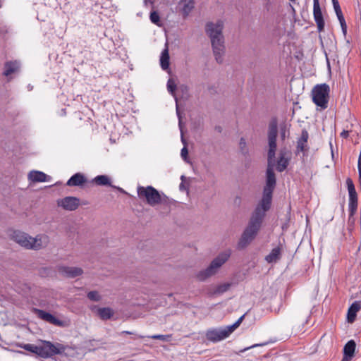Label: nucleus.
Wrapping results in <instances>:
<instances>
[{"label":"nucleus","mask_w":361,"mask_h":361,"mask_svg":"<svg viewBox=\"0 0 361 361\" xmlns=\"http://www.w3.org/2000/svg\"><path fill=\"white\" fill-rule=\"evenodd\" d=\"M278 134L277 122L272 120L268 129V166L267 169L266 185L264 188L263 197L258 206L269 209L271 202L272 192L276 185V176L274 172L275 165V153L276 151V137Z\"/></svg>","instance_id":"f257e3e1"},{"label":"nucleus","mask_w":361,"mask_h":361,"mask_svg":"<svg viewBox=\"0 0 361 361\" xmlns=\"http://www.w3.org/2000/svg\"><path fill=\"white\" fill-rule=\"evenodd\" d=\"M224 21L209 22L205 25V32L209 37L213 54L217 63L224 61L225 54L224 37L223 35Z\"/></svg>","instance_id":"f03ea898"},{"label":"nucleus","mask_w":361,"mask_h":361,"mask_svg":"<svg viewBox=\"0 0 361 361\" xmlns=\"http://www.w3.org/2000/svg\"><path fill=\"white\" fill-rule=\"evenodd\" d=\"M268 210L258 205L256 207L238 243V249L245 248L255 238L262 226L266 212Z\"/></svg>","instance_id":"7ed1b4c3"},{"label":"nucleus","mask_w":361,"mask_h":361,"mask_svg":"<svg viewBox=\"0 0 361 361\" xmlns=\"http://www.w3.org/2000/svg\"><path fill=\"white\" fill-rule=\"evenodd\" d=\"M20 347L43 358H48L55 355L61 354L65 350V347L63 345L60 343L54 344L50 341H42V345H39L27 343L22 344Z\"/></svg>","instance_id":"20e7f679"},{"label":"nucleus","mask_w":361,"mask_h":361,"mask_svg":"<svg viewBox=\"0 0 361 361\" xmlns=\"http://www.w3.org/2000/svg\"><path fill=\"white\" fill-rule=\"evenodd\" d=\"M137 192L139 198L145 201L152 207L166 202L167 197L164 193H159L152 186H139L137 187Z\"/></svg>","instance_id":"39448f33"},{"label":"nucleus","mask_w":361,"mask_h":361,"mask_svg":"<svg viewBox=\"0 0 361 361\" xmlns=\"http://www.w3.org/2000/svg\"><path fill=\"white\" fill-rule=\"evenodd\" d=\"M245 314L242 315L233 324L219 329H210L206 332V338L212 342H219L228 338L242 323Z\"/></svg>","instance_id":"423d86ee"},{"label":"nucleus","mask_w":361,"mask_h":361,"mask_svg":"<svg viewBox=\"0 0 361 361\" xmlns=\"http://www.w3.org/2000/svg\"><path fill=\"white\" fill-rule=\"evenodd\" d=\"M231 256V251L227 250L220 253L216 258H214L209 266L200 271L196 276L199 281H205L209 277L216 274L219 268L229 259Z\"/></svg>","instance_id":"0eeeda50"},{"label":"nucleus","mask_w":361,"mask_h":361,"mask_svg":"<svg viewBox=\"0 0 361 361\" xmlns=\"http://www.w3.org/2000/svg\"><path fill=\"white\" fill-rule=\"evenodd\" d=\"M330 87L326 83L315 85L312 90V101L321 110L328 107Z\"/></svg>","instance_id":"6e6552de"},{"label":"nucleus","mask_w":361,"mask_h":361,"mask_svg":"<svg viewBox=\"0 0 361 361\" xmlns=\"http://www.w3.org/2000/svg\"><path fill=\"white\" fill-rule=\"evenodd\" d=\"M346 184L348 190L349 202L348 207L350 215L353 216L355 213L357 208V195L355 188L353 180L348 178L346 180Z\"/></svg>","instance_id":"1a4fd4ad"},{"label":"nucleus","mask_w":361,"mask_h":361,"mask_svg":"<svg viewBox=\"0 0 361 361\" xmlns=\"http://www.w3.org/2000/svg\"><path fill=\"white\" fill-rule=\"evenodd\" d=\"M11 239L20 246L30 250L31 236L20 231H13L11 235Z\"/></svg>","instance_id":"9d476101"},{"label":"nucleus","mask_w":361,"mask_h":361,"mask_svg":"<svg viewBox=\"0 0 361 361\" xmlns=\"http://www.w3.org/2000/svg\"><path fill=\"white\" fill-rule=\"evenodd\" d=\"M57 204L65 210L74 211L79 207L80 200L75 197L68 196L59 200Z\"/></svg>","instance_id":"9b49d317"},{"label":"nucleus","mask_w":361,"mask_h":361,"mask_svg":"<svg viewBox=\"0 0 361 361\" xmlns=\"http://www.w3.org/2000/svg\"><path fill=\"white\" fill-rule=\"evenodd\" d=\"M49 243V238L45 234H39L35 238L31 237L30 250H40L45 247Z\"/></svg>","instance_id":"f8f14e48"},{"label":"nucleus","mask_w":361,"mask_h":361,"mask_svg":"<svg viewBox=\"0 0 361 361\" xmlns=\"http://www.w3.org/2000/svg\"><path fill=\"white\" fill-rule=\"evenodd\" d=\"M313 15L318 30L322 32L324 28V20L320 8L319 0H313Z\"/></svg>","instance_id":"ddd939ff"},{"label":"nucleus","mask_w":361,"mask_h":361,"mask_svg":"<svg viewBox=\"0 0 361 361\" xmlns=\"http://www.w3.org/2000/svg\"><path fill=\"white\" fill-rule=\"evenodd\" d=\"M35 312L37 314V317L51 324L56 326H62L63 322L53 316L51 314L47 312L44 310L35 309Z\"/></svg>","instance_id":"4468645a"},{"label":"nucleus","mask_w":361,"mask_h":361,"mask_svg":"<svg viewBox=\"0 0 361 361\" xmlns=\"http://www.w3.org/2000/svg\"><path fill=\"white\" fill-rule=\"evenodd\" d=\"M59 271L61 274L69 278H75L79 276L83 273V271L81 268L75 267H60Z\"/></svg>","instance_id":"2eb2a0df"},{"label":"nucleus","mask_w":361,"mask_h":361,"mask_svg":"<svg viewBox=\"0 0 361 361\" xmlns=\"http://www.w3.org/2000/svg\"><path fill=\"white\" fill-rule=\"evenodd\" d=\"M20 63L18 61H7L4 64V71L3 75L7 78L10 77L12 74L19 72Z\"/></svg>","instance_id":"dca6fc26"},{"label":"nucleus","mask_w":361,"mask_h":361,"mask_svg":"<svg viewBox=\"0 0 361 361\" xmlns=\"http://www.w3.org/2000/svg\"><path fill=\"white\" fill-rule=\"evenodd\" d=\"M309 134L307 130H303L301 133L300 137L297 142V153L302 152L305 154L308 150L307 140Z\"/></svg>","instance_id":"f3484780"},{"label":"nucleus","mask_w":361,"mask_h":361,"mask_svg":"<svg viewBox=\"0 0 361 361\" xmlns=\"http://www.w3.org/2000/svg\"><path fill=\"white\" fill-rule=\"evenodd\" d=\"M86 182L85 176L81 173H77L69 178L66 185L70 187L82 186Z\"/></svg>","instance_id":"a211bd4d"},{"label":"nucleus","mask_w":361,"mask_h":361,"mask_svg":"<svg viewBox=\"0 0 361 361\" xmlns=\"http://www.w3.org/2000/svg\"><path fill=\"white\" fill-rule=\"evenodd\" d=\"M28 179L32 182H47L50 177L44 173L39 171H30L28 174Z\"/></svg>","instance_id":"6ab92c4d"},{"label":"nucleus","mask_w":361,"mask_h":361,"mask_svg":"<svg viewBox=\"0 0 361 361\" xmlns=\"http://www.w3.org/2000/svg\"><path fill=\"white\" fill-rule=\"evenodd\" d=\"M281 257V249L276 247L271 250V252L265 257L267 262L271 264L277 262Z\"/></svg>","instance_id":"aec40b11"},{"label":"nucleus","mask_w":361,"mask_h":361,"mask_svg":"<svg viewBox=\"0 0 361 361\" xmlns=\"http://www.w3.org/2000/svg\"><path fill=\"white\" fill-rule=\"evenodd\" d=\"M361 305L360 302H354L348 309L347 319L348 322L352 323L355 321L357 312L360 310Z\"/></svg>","instance_id":"412c9836"},{"label":"nucleus","mask_w":361,"mask_h":361,"mask_svg":"<svg viewBox=\"0 0 361 361\" xmlns=\"http://www.w3.org/2000/svg\"><path fill=\"white\" fill-rule=\"evenodd\" d=\"M169 54L168 48L166 47L161 52L160 56V66L161 68L166 71L169 68Z\"/></svg>","instance_id":"4be33fe9"},{"label":"nucleus","mask_w":361,"mask_h":361,"mask_svg":"<svg viewBox=\"0 0 361 361\" xmlns=\"http://www.w3.org/2000/svg\"><path fill=\"white\" fill-rule=\"evenodd\" d=\"M334 11H335L337 18L339 20V23H340V25H341V27L342 29V32H343V35L345 36L347 34V25L345 23L344 16L343 15L341 8V7H338L336 8H334Z\"/></svg>","instance_id":"5701e85b"},{"label":"nucleus","mask_w":361,"mask_h":361,"mask_svg":"<svg viewBox=\"0 0 361 361\" xmlns=\"http://www.w3.org/2000/svg\"><path fill=\"white\" fill-rule=\"evenodd\" d=\"M356 348V343L353 340L349 341L343 348V354L347 356L353 357L355 354V350Z\"/></svg>","instance_id":"b1692460"},{"label":"nucleus","mask_w":361,"mask_h":361,"mask_svg":"<svg viewBox=\"0 0 361 361\" xmlns=\"http://www.w3.org/2000/svg\"><path fill=\"white\" fill-rule=\"evenodd\" d=\"M182 4L183 13L185 16H187L195 7V0H182Z\"/></svg>","instance_id":"393cba45"},{"label":"nucleus","mask_w":361,"mask_h":361,"mask_svg":"<svg viewBox=\"0 0 361 361\" xmlns=\"http://www.w3.org/2000/svg\"><path fill=\"white\" fill-rule=\"evenodd\" d=\"M288 162V159L286 158L284 155L282 153H281L279 159L277 161V171H279V172L283 171L287 168Z\"/></svg>","instance_id":"a878e982"},{"label":"nucleus","mask_w":361,"mask_h":361,"mask_svg":"<svg viewBox=\"0 0 361 361\" xmlns=\"http://www.w3.org/2000/svg\"><path fill=\"white\" fill-rule=\"evenodd\" d=\"M230 283H224L216 286V287L214 289L212 293V295H221L224 293L226 292L229 288L231 287Z\"/></svg>","instance_id":"bb28decb"},{"label":"nucleus","mask_w":361,"mask_h":361,"mask_svg":"<svg viewBox=\"0 0 361 361\" xmlns=\"http://www.w3.org/2000/svg\"><path fill=\"white\" fill-rule=\"evenodd\" d=\"M93 181L97 185H111L109 178L106 175H99L96 176Z\"/></svg>","instance_id":"cd10ccee"},{"label":"nucleus","mask_w":361,"mask_h":361,"mask_svg":"<svg viewBox=\"0 0 361 361\" xmlns=\"http://www.w3.org/2000/svg\"><path fill=\"white\" fill-rule=\"evenodd\" d=\"M98 314L102 319H108L112 316V311L110 308L103 307L98 310Z\"/></svg>","instance_id":"c85d7f7f"},{"label":"nucleus","mask_w":361,"mask_h":361,"mask_svg":"<svg viewBox=\"0 0 361 361\" xmlns=\"http://www.w3.org/2000/svg\"><path fill=\"white\" fill-rule=\"evenodd\" d=\"M87 298L90 300L95 301V302L99 301L101 300V295L96 290L89 292L87 293Z\"/></svg>","instance_id":"c756f323"},{"label":"nucleus","mask_w":361,"mask_h":361,"mask_svg":"<svg viewBox=\"0 0 361 361\" xmlns=\"http://www.w3.org/2000/svg\"><path fill=\"white\" fill-rule=\"evenodd\" d=\"M149 18L152 23L157 25H160V18L159 13L157 11L151 12Z\"/></svg>","instance_id":"7c9ffc66"},{"label":"nucleus","mask_w":361,"mask_h":361,"mask_svg":"<svg viewBox=\"0 0 361 361\" xmlns=\"http://www.w3.org/2000/svg\"><path fill=\"white\" fill-rule=\"evenodd\" d=\"M149 338H152V339L161 340L163 341H169L171 338V335L156 334V335L150 336H149Z\"/></svg>","instance_id":"2f4dec72"},{"label":"nucleus","mask_w":361,"mask_h":361,"mask_svg":"<svg viewBox=\"0 0 361 361\" xmlns=\"http://www.w3.org/2000/svg\"><path fill=\"white\" fill-rule=\"evenodd\" d=\"M176 88V85L172 79H169L167 82L168 91L174 96V92Z\"/></svg>","instance_id":"473e14b6"},{"label":"nucleus","mask_w":361,"mask_h":361,"mask_svg":"<svg viewBox=\"0 0 361 361\" xmlns=\"http://www.w3.org/2000/svg\"><path fill=\"white\" fill-rule=\"evenodd\" d=\"M181 141L185 145V146L183 147V148L181 149V152H180V155L182 157V158L185 160L186 158H187V156H188V149L187 147H185V140L183 137V133H181Z\"/></svg>","instance_id":"72a5a7b5"},{"label":"nucleus","mask_w":361,"mask_h":361,"mask_svg":"<svg viewBox=\"0 0 361 361\" xmlns=\"http://www.w3.org/2000/svg\"><path fill=\"white\" fill-rule=\"evenodd\" d=\"M239 145H240V147L241 149L243 151L244 149L246 147V142H245V140L243 137H242L240 139Z\"/></svg>","instance_id":"f704fd0d"},{"label":"nucleus","mask_w":361,"mask_h":361,"mask_svg":"<svg viewBox=\"0 0 361 361\" xmlns=\"http://www.w3.org/2000/svg\"><path fill=\"white\" fill-rule=\"evenodd\" d=\"M176 112H177V115H178V119H179V127H180V130L182 131L181 117H180V112H179L178 106H176Z\"/></svg>","instance_id":"c9c22d12"},{"label":"nucleus","mask_w":361,"mask_h":361,"mask_svg":"<svg viewBox=\"0 0 361 361\" xmlns=\"http://www.w3.org/2000/svg\"><path fill=\"white\" fill-rule=\"evenodd\" d=\"M349 135V132L348 130H343L341 133V136L343 138H347Z\"/></svg>","instance_id":"e433bc0d"},{"label":"nucleus","mask_w":361,"mask_h":361,"mask_svg":"<svg viewBox=\"0 0 361 361\" xmlns=\"http://www.w3.org/2000/svg\"><path fill=\"white\" fill-rule=\"evenodd\" d=\"M353 357L347 356L343 354V357L341 361H350L352 360Z\"/></svg>","instance_id":"4c0bfd02"},{"label":"nucleus","mask_w":361,"mask_h":361,"mask_svg":"<svg viewBox=\"0 0 361 361\" xmlns=\"http://www.w3.org/2000/svg\"><path fill=\"white\" fill-rule=\"evenodd\" d=\"M332 3H333L334 8L340 7L338 0H332Z\"/></svg>","instance_id":"58836bf2"},{"label":"nucleus","mask_w":361,"mask_h":361,"mask_svg":"<svg viewBox=\"0 0 361 361\" xmlns=\"http://www.w3.org/2000/svg\"><path fill=\"white\" fill-rule=\"evenodd\" d=\"M134 334L133 332H130V331H123L121 333V334Z\"/></svg>","instance_id":"ea45409f"},{"label":"nucleus","mask_w":361,"mask_h":361,"mask_svg":"<svg viewBox=\"0 0 361 361\" xmlns=\"http://www.w3.org/2000/svg\"><path fill=\"white\" fill-rule=\"evenodd\" d=\"M28 87V90H32V86H30V85H28V87Z\"/></svg>","instance_id":"a19ab883"},{"label":"nucleus","mask_w":361,"mask_h":361,"mask_svg":"<svg viewBox=\"0 0 361 361\" xmlns=\"http://www.w3.org/2000/svg\"><path fill=\"white\" fill-rule=\"evenodd\" d=\"M182 188H183V184L181 183V184L180 185V189L181 190V189H182Z\"/></svg>","instance_id":"79ce46f5"},{"label":"nucleus","mask_w":361,"mask_h":361,"mask_svg":"<svg viewBox=\"0 0 361 361\" xmlns=\"http://www.w3.org/2000/svg\"><path fill=\"white\" fill-rule=\"evenodd\" d=\"M282 137H285V133H282Z\"/></svg>","instance_id":"37998d69"}]
</instances>
